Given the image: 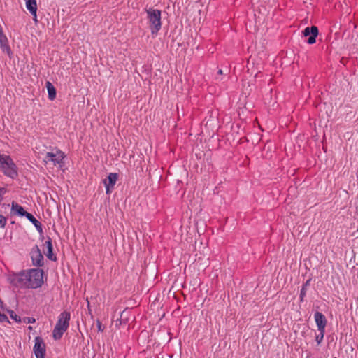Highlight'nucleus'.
Wrapping results in <instances>:
<instances>
[{
  "label": "nucleus",
  "instance_id": "1",
  "mask_svg": "<svg viewBox=\"0 0 358 358\" xmlns=\"http://www.w3.org/2000/svg\"><path fill=\"white\" fill-rule=\"evenodd\" d=\"M11 280L16 287L36 289L43 284V271L38 268L23 271L13 275Z\"/></svg>",
  "mask_w": 358,
  "mask_h": 358
},
{
  "label": "nucleus",
  "instance_id": "2",
  "mask_svg": "<svg viewBox=\"0 0 358 358\" xmlns=\"http://www.w3.org/2000/svg\"><path fill=\"white\" fill-rule=\"evenodd\" d=\"M66 155L59 148L50 147L49 150L47 151L43 158V162L45 166L49 167L58 166L62 168L64 165V159Z\"/></svg>",
  "mask_w": 358,
  "mask_h": 358
},
{
  "label": "nucleus",
  "instance_id": "3",
  "mask_svg": "<svg viewBox=\"0 0 358 358\" xmlns=\"http://www.w3.org/2000/svg\"><path fill=\"white\" fill-rule=\"evenodd\" d=\"M71 315L69 312L64 311L58 316V320L52 331V337L55 340H59L64 333L68 329Z\"/></svg>",
  "mask_w": 358,
  "mask_h": 358
},
{
  "label": "nucleus",
  "instance_id": "4",
  "mask_svg": "<svg viewBox=\"0 0 358 358\" xmlns=\"http://www.w3.org/2000/svg\"><path fill=\"white\" fill-rule=\"evenodd\" d=\"M148 26L152 36H156L162 28L161 11L150 8L146 10Z\"/></svg>",
  "mask_w": 358,
  "mask_h": 358
},
{
  "label": "nucleus",
  "instance_id": "5",
  "mask_svg": "<svg viewBox=\"0 0 358 358\" xmlns=\"http://www.w3.org/2000/svg\"><path fill=\"white\" fill-rule=\"evenodd\" d=\"M0 169L8 177L14 178L17 176V166L8 155H0Z\"/></svg>",
  "mask_w": 358,
  "mask_h": 358
},
{
  "label": "nucleus",
  "instance_id": "6",
  "mask_svg": "<svg viewBox=\"0 0 358 358\" xmlns=\"http://www.w3.org/2000/svg\"><path fill=\"white\" fill-rule=\"evenodd\" d=\"M34 352L36 358L45 357V347L43 339L41 337H36L34 339Z\"/></svg>",
  "mask_w": 358,
  "mask_h": 358
},
{
  "label": "nucleus",
  "instance_id": "7",
  "mask_svg": "<svg viewBox=\"0 0 358 358\" xmlns=\"http://www.w3.org/2000/svg\"><path fill=\"white\" fill-rule=\"evenodd\" d=\"M117 180L118 174L116 173H109L108 178L103 180V182L106 187V192L107 194H110L112 192Z\"/></svg>",
  "mask_w": 358,
  "mask_h": 358
},
{
  "label": "nucleus",
  "instance_id": "8",
  "mask_svg": "<svg viewBox=\"0 0 358 358\" xmlns=\"http://www.w3.org/2000/svg\"><path fill=\"white\" fill-rule=\"evenodd\" d=\"M30 255L34 265L38 266L43 265V257L37 245H35L31 249Z\"/></svg>",
  "mask_w": 358,
  "mask_h": 358
},
{
  "label": "nucleus",
  "instance_id": "9",
  "mask_svg": "<svg viewBox=\"0 0 358 358\" xmlns=\"http://www.w3.org/2000/svg\"><path fill=\"white\" fill-rule=\"evenodd\" d=\"M318 29L315 26H312L311 27H306L303 31V34L304 36H310L307 40V43L309 44H313L316 42V37L318 35Z\"/></svg>",
  "mask_w": 358,
  "mask_h": 358
},
{
  "label": "nucleus",
  "instance_id": "10",
  "mask_svg": "<svg viewBox=\"0 0 358 358\" xmlns=\"http://www.w3.org/2000/svg\"><path fill=\"white\" fill-rule=\"evenodd\" d=\"M315 321L316 322L317 329L319 331H324L325 327L327 325V320L325 316L320 313L316 312L314 315Z\"/></svg>",
  "mask_w": 358,
  "mask_h": 358
},
{
  "label": "nucleus",
  "instance_id": "11",
  "mask_svg": "<svg viewBox=\"0 0 358 358\" xmlns=\"http://www.w3.org/2000/svg\"><path fill=\"white\" fill-rule=\"evenodd\" d=\"M25 6L27 9L29 11L33 16V20L35 22H38L37 20V3L36 0H25Z\"/></svg>",
  "mask_w": 358,
  "mask_h": 358
},
{
  "label": "nucleus",
  "instance_id": "12",
  "mask_svg": "<svg viewBox=\"0 0 358 358\" xmlns=\"http://www.w3.org/2000/svg\"><path fill=\"white\" fill-rule=\"evenodd\" d=\"M0 47L3 52L9 53L10 48L8 45V39L3 34L1 27H0Z\"/></svg>",
  "mask_w": 358,
  "mask_h": 358
},
{
  "label": "nucleus",
  "instance_id": "13",
  "mask_svg": "<svg viewBox=\"0 0 358 358\" xmlns=\"http://www.w3.org/2000/svg\"><path fill=\"white\" fill-rule=\"evenodd\" d=\"M46 248H47V253L46 256L48 259L50 260H55L56 257H54L53 255V248L52 244V239L50 237H48V240L45 241V243Z\"/></svg>",
  "mask_w": 358,
  "mask_h": 358
},
{
  "label": "nucleus",
  "instance_id": "14",
  "mask_svg": "<svg viewBox=\"0 0 358 358\" xmlns=\"http://www.w3.org/2000/svg\"><path fill=\"white\" fill-rule=\"evenodd\" d=\"M12 212L15 214L20 216H25L27 213H29L28 212L25 211L20 205H19L17 203L13 202L12 203Z\"/></svg>",
  "mask_w": 358,
  "mask_h": 358
},
{
  "label": "nucleus",
  "instance_id": "15",
  "mask_svg": "<svg viewBox=\"0 0 358 358\" xmlns=\"http://www.w3.org/2000/svg\"><path fill=\"white\" fill-rule=\"evenodd\" d=\"M26 217L35 226L36 229L40 234L43 233V229L41 222L38 221L32 214L27 213Z\"/></svg>",
  "mask_w": 358,
  "mask_h": 358
},
{
  "label": "nucleus",
  "instance_id": "16",
  "mask_svg": "<svg viewBox=\"0 0 358 358\" xmlns=\"http://www.w3.org/2000/svg\"><path fill=\"white\" fill-rule=\"evenodd\" d=\"M45 85L48 90L49 99L51 101L54 100L56 97V90L54 85L50 81H47Z\"/></svg>",
  "mask_w": 358,
  "mask_h": 358
},
{
  "label": "nucleus",
  "instance_id": "17",
  "mask_svg": "<svg viewBox=\"0 0 358 358\" xmlns=\"http://www.w3.org/2000/svg\"><path fill=\"white\" fill-rule=\"evenodd\" d=\"M2 312H3V302L0 299V322H1L8 320L7 316Z\"/></svg>",
  "mask_w": 358,
  "mask_h": 358
},
{
  "label": "nucleus",
  "instance_id": "18",
  "mask_svg": "<svg viewBox=\"0 0 358 358\" xmlns=\"http://www.w3.org/2000/svg\"><path fill=\"white\" fill-rule=\"evenodd\" d=\"M324 331H320V334L316 336V341L317 344H320L323 340Z\"/></svg>",
  "mask_w": 358,
  "mask_h": 358
},
{
  "label": "nucleus",
  "instance_id": "19",
  "mask_svg": "<svg viewBox=\"0 0 358 358\" xmlns=\"http://www.w3.org/2000/svg\"><path fill=\"white\" fill-rule=\"evenodd\" d=\"M10 317L16 322H20V317L13 310L9 311Z\"/></svg>",
  "mask_w": 358,
  "mask_h": 358
},
{
  "label": "nucleus",
  "instance_id": "20",
  "mask_svg": "<svg viewBox=\"0 0 358 358\" xmlns=\"http://www.w3.org/2000/svg\"><path fill=\"white\" fill-rule=\"evenodd\" d=\"M306 294V288L305 287H303L300 292V299L301 301L303 300L304 296Z\"/></svg>",
  "mask_w": 358,
  "mask_h": 358
},
{
  "label": "nucleus",
  "instance_id": "21",
  "mask_svg": "<svg viewBox=\"0 0 358 358\" xmlns=\"http://www.w3.org/2000/svg\"><path fill=\"white\" fill-rule=\"evenodd\" d=\"M6 223V220L5 217L0 215V227H3Z\"/></svg>",
  "mask_w": 358,
  "mask_h": 358
},
{
  "label": "nucleus",
  "instance_id": "22",
  "mask_svg": "<svg viewBox=\"0 0 358 358\" xmlns=\"http://www.w3.org/2000/svg\"><path fill=\"white\" fill-rule=\"evenodd\" d=\"M24 323H34L35 322V319L33 317H24L23 320Z\"/></svg>",
  "mask_w": 358,
  "mask_h": 358
},
{
  "label": "nucleus",
  "instance_id": "23",
  "mask_svg": "<svg viewBox=\"0 0 358 358\" xmlns=\"http://www.w3.org/2000/svg\"><path fill=\"white\" fill-rule=\"evenodd\" d=\"M6 192V189L3 187H0V202L3 199V194Z\"/></svg>",
  "mask_w": 358,
  "mask_h": 358
},
{
  "label": "nucleus",
  "instance_id": "24",
  "mask_svg": "<svg viewBox=\"0 0 358 358\" xmlns=\"http://www.w3.org/2000/svg\"><path fill=\"white\" fill-rule=\"evenodd\" d=\"M96 325H97L98 330L99 331H103V329L102 328L101 322L99 320H97Z\"/></svg>",
  "mask_w": 358,
  "mask_h": 358
},
{
  "label": "nucleus",
  "instance_id": "25",
  "mask_svg": "<svg viewBox=\"0 0 358 358\" xmlns=\"http://www.w3.org/2000/svg\"><path fill=\"white\" fill-rule=\"evenodd\" d=\"M87 308H88L89 311H90V302L89 301H87Z\"/></svg>",
  "mask_w": 358,
  "mask_h": 358
},
{
  "label": "nucleus",
  "instance_id": "26",
  "mask_svg": "<svg viewBox=\"0 0 358 358\" xmlns=\"http://www.w3.org/2000/svg\"><path fill=\"white\" fill-rule=\"evenodd\" d=\"M218 73H219L220 75H222V74L223 73H222V71L221 69H220V70L218 71Z\"/></svg>",
  "mask_w": 358,
  "mask_h": 358
},
{
  "label": "nucleus",
  "instance_id": "27",
  "mask_svg": "<svg viewBox=\"0 0 358 358\" xmlns=\"http://www.w3.org/2000/svg\"><path fill=\"white\" fill-rule=\"evenodd\" d=\"M43 358H45V357H43Z\"/></svg>",
  "mask_w": 358,
  "mask_h": 358
}]
</instances>
